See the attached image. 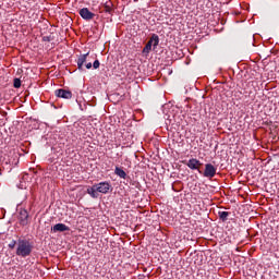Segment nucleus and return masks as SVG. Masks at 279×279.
I'll use <instances>...</instances> for the list:
<instances>
[{"label":"nucleus","instance_id":"nucleus-1","mask_svg":"<svg viewBox=\"0 0 279 279\" xmlns=\"http://www.w3.org/2000/svg\"><path fill=\"white\" fill-rule=\"evenodd\" d=\"M32 243L28 240H19L17 241V248H16V256H21L22 258H27L32 254Z\"/></svg>","mask_w":279,"mask_h":279},{"label":"nucleus","instance_id":"nucleus-2","mask_svg":"<svg viewBox=\"0 0 279 279\" xmlns=\"http://www.w3.org/2000/svg\"><path fill=\"white\" fill-rule=\"evenodd\" d=\"M160 43V37H158V35L154 34L150 39L148 40V43L146 44V46L143 49V53H149V51H151V47H154V49H156V47H158Z\"/></svg>","mask_w":279,"mask_h":279},{"label":"nucleus","instance_id":"nucleus-3","mask_svg":"<svg viewBox=\"0 0 279 279\" xmlns=\"http://www.w3.org/2000/svg\"><path fill=\"white\" fill-rule=\"evenodd\" d=\"M110 189H112V185H110V182L108 181H104L96 184L97 193H102L104 195L109 193Z\"/></svg>","mask_w":279,"mask_h":279},{"label":"nucleus","instance_id":"nucleus-4","mask_svg":"<svg viewBox=\"0 0 279 279\" xmlns=\"http://www.w3.org/2000/svg\"><path fill=\"white\" fill-rule=\"evenodd\" d=\"M204 178L213 179L215 175H217V169L213 163H206L205 165V171L203 173Z\"/></svg>","mask_w":279,"mask_h":279},{"label":"nucleus","instance_id":"nucleus-5","mask_svg":"<svg viewBox=\"0 0 279 279\" xmlns=\"http://www.w3.org/2000/svg\"><path fill=\"white\" fill-rule=\"evenodd\" d=\"M17 219L22 226H27L29 223V213H27V209H20Z\"/></svg>","mask_w":279,"mask_h":279},{"label":"nucleus","instance_id":"nucleus-6","mask_svg":"<svg viewBox=\"0 0 279 279\" xmlns=\"http://www.w3.org/2000/svg\"><path fill=\"white\" fill-rule=\"evenodd\" d=\"M201 165H202V161L195 158H192L186 162V167H189V169H192L193 171H198V173H202V170H199Z\"/></svg>","mask_w":279,"mask_h":279},{"label":"nucleus","instance_id":"nucleus-7","mask_svg":"<svg viewBox=\"0 0 279 279\" xmlns=\"http://www.w3.org/2000/svg\"><path fill=\"white\" fill-rule=\"evenodd\" d=\"M78 14L84 19V21H93V19H95V13L90 12L88 8L81 9Z\"/></svg>","mask_w":279,"mask_h":279},{"label":"nucleus","instance_id":"nucleus-8","mask_svg":"<svg viewBox=\"0 0 279 279\" xmlns=\"http://www.w3.org/2000/svg\"><path fill=\"white\" fill-rule=\"evenodd\" d=\"M56 97H59L61 99H71V97H73V93H71V90H66V89H57L54 92Z\"/></svg>","mask_w":279,"mask_h":279},{"label":"nucleus","instance_id":"nucleus-9","mask_svg":"<svg viewBox=\"0 0 279 279\" xmlns=\"http://www.w3.org/2000/svg\"><path fill=\"white\" fill-rule=\"evenodd\" d=\"M69 230H71V228L64 223H57L51 227L52 232H69Z\"/></svg>","mask_w":279,"mask_h":279},{"label":"nucleus","instance_id":"nucleus-10","mask_svg":"<svg viewBox=\"0 0 279 279\" xmlns=\"http://www.w3.org/2000/svg\"><path fill=\"white\" fill-rule=\"evenodd\" d=\"M88 60V52L85 54H81L77 59L78 71H84V63Z\"/></svg>","mask_w":279,"mask_h":279},{"label":"nucleus","instance_id":"nucleus-11","mask_svg":"<svg viewBox=\"0 0 279 279\" xmlns=\"http://www.w3.org/2000/svg\"><path fill=\"white\" fill-rule=\"evenodd\" d=\"M114 173L116 175H118V178H121L122 180H125V178H128V173H125L123 169L120 168L119 166L116 167Z\"/></svg>","mask_w":279,"mask_h":279},{"label":"nucleus","instance_id":"nucleus-12","mask_svg":"<svg viewBox=\"0 0 279 279\" xmlns=\"http://www.w3.org/2000/svg\"><path fill=\"white\" fill-rule=\"evenodd\" d=\"M87 193H88V195H90V197H93L94 199H97V197H98L97 185L94 184L92 187H88Z\"/></svg>","mask_w":279,"mask_h":279},{"label":"nucleus","instance_id":"nucleus-13","mask_svg":"<svg viewBox=\"0 0 279 279\" xmlns=\"http://www.w3.org/2000/svg\"><path fill=\"white\" fill-rule=\"evenodd\" d=\"M218 217L220 221H228V217H230V211H218Z\"/></svg>","mask_w":279,"mask_h":279},{"label":"nucleus","instance_id":"nucleus-14","mask_svg":"<svg viewBox=\"0 0 279 279\" xmlns=\"http://www.w3.org/2000/svg\"><path fill=\"white\" fill-rule=\"evenodd\" d=\"M13 86H14V88H19L21 86V80L20 78H14Z\"/></svg>","mask_w":279,"mask_h":279},{"label":"nucleus","instance_id":"nucleus-15","mask_svg":"<svg viewBox=\"0 0 279 279\" xmlns=\"http://www.w3.org/2000/svg\"><path fill=\"white\" fill-rule=\"evenodd\" d=\"M93 66H94V69H99V66H100L99 60H95L93 63Z\"/></svg>","mask_w":279,"mask_h":279},{"label":"nucleus","instance_id":"nucleus-16","mask_svg":"<svg viewBox=\"0 0 279 279\" xmlns=\"http://www.w3.org/2000/svg\"><path fill=\"white\" fill-rule=\"evenodd\" d=\"M9 247L10 250H14V247H16V241H12L10 244H9Z\"/></svg>","mask_w":279,"mask_h":279},{"label":"nucleus","instance_id":"nucleus-17","mask_svg":"<svg viewBox=\"0 0 279 279\" xmlns=\"http://www.w3.org/2000/svg\"><path fill=\"white\" fill-rule=\"evenodd\" d=\"M105 12H112V8H110V5H108V4H106Z\"/></svg>","mask_w":279,"mask_h":279},{"label":"nucleus","instance_id":"nucleus-18","mask_svg":"<svg viewBox=\"0 0 279 279\" xmlns=\"http://www.w3.org/2000/svg\"><path fill=\"white\" fill-rule=\"evenodd\" d=\"M86 69H93V63L92 62H88V63H86Z\"/></svg>","mask_w":279,"mask_h":279}]
</instances>
